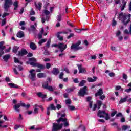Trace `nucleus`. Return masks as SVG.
I'll return each instance as SVG.
<instances>
[{
  "mask_svg": "<svg viewBox=\"0 0 131 131\" xmlns=\"http://www.w3.org/2000/svg\"><path fill=\"white\" fill-rule=\"evenodd\" d=\"M36 58L34 57L29 58L30 65H31V66H33V67H37L38 68H39L36 70V72H40V71H41L40 70L45 69L46 67L42 64L36 63Z\"/></svg>",
  "mask_w": 131,
  "mask_h": 131,
  "instance_id": "obj_1",
  "label": "nucleus"
},
{
  "mask_svg": "<svg viewBox=\"0 0 131 131\" xmlns=\"http://www.w3.org/2000/svg\"><path fill=\"white\" fill-rule=\"evenodd\" d=\"M50 5L49 3H46V4L44 6L45 10H43L42 15L43 16L41 17V22L42 23H45L46 21L47 22L49 21V20H50V18L51 16L49 15H50V11L48 10L49 9V5Z\"/></svg>",
  "mask_w": 131,
  "mask_h": 131,
  "instance_id": "obj_2",
  "label": "nucleus"
},
{
  "mask_svg": "<svg viewBox=\"0 0 131 131\" xmlns=\"http://www.w3.org/2000/svg\"><path fill=\"white\" fill-rule=\"evenodd\" d=\"M131 15H127L126 14H123L122 12L119 13L118 19L120 20L122 24L124 25H127V24L130 21Z\"/></svg>",
  "mask_w": 131,
  "mask_h": 131,
  "instance_id": "obj_3",
  "label": "nucleus"
},
{
  "mask_svg": "<svg viewBox=\"0 0 131 131\" xmlns=\"http://www.w3.org/2000/svg\"><path fill=\"white\" fill-rule=\"evenodd\" d=\"M63 123H53L52 127V131H59L63 128Z\"/></svg>",
  "mask_w": 131,
  "mask_h": 131,
  "instance_id": "obj_4",
  "label": "nucleus"
},
{
  "mask_svg": "<svg viewBox=\"0 0 131 131\" xmlns=\"http://www.w3.org/2000/svg\"><path fill=\"white\" fill-rule=\"evenodd\" d=\"M12 5V0H4V8L5 11H6V12H8V11H9V8H10Z\"/></svg>",
  "mask_w": 131,
  "mask_h": 131,
  "instance_id": "obj_5",
  "label": "nucleus"
},
{
  "mask_svg": "<svg viewBox=\"0 0 131 131\" xmlns=\"http://www.w3.org/2000/svg\"><path fill=\"white\" fill-rule=\"evenodd\" d=\"M42 86L43 89L48 90V91H50V92H53V91L57 90V88H56V86L49 85V83L48 82V81L44 82L42 84Z\"/></svg>",
  "mask_w": 131,
  "mask_h": 131,
  "instance_id": "obj_6",
  "label": "nucleus"
},
{
  "mask_svg": "<svg viewBox=\"0 0 131 131\" xmlns=\"http://www.w3.org/2000/svg\"><path fill=\"white\" fill-rule=\"evenodd\" d=\"M79 45H81V41L80 40L78 41V42L75 44H72V46H71V50H73L74 51L81 50L82 47H79Z\"/></svg>",
  "mask_w": 131,
  "mask_h": 131,
  "instance_id": "obj_7",
  "label": "nucleus"
},
{
  "mask_svg": "<svg viewBox=\"0 0 131 131\" xmlns=\"http://www.w3.org/2000/svg\"><path fill=\"white\" fill-rule=\"evenodd\" d=\"M30 74L29 75V78L31 79L32 81H35V78L36 77V73H35V70L32 69L29 71Z\"/></svg>",
  "mask_w": 131,
  "mask_h": 131,
  "instance_id": "obj_8",
  "label": "nucleus"
},
{
  "mask_svg": "<svg viewBox=\"0 0 131 131\" xmlns=\"http://www.w3.org/2000/svg\"><path fill=\"white\" fill-rule=\"evenodd\" d=\"M58 49L61 53H63L64 50L67 49V45L64 43H58Z\"/></svg>",
  "mask_w": 131,
  "mask_h": 131,
  "instance_id": "obj_9",
  "label": "nucleus"
},
{
  "mask_svg": "<svg viewBox=\"0 0 131 131\" xmlns=\"http://www.w3.org/2000/svg\"><path fill=\"white\" fill-rule=\"evenodd\" d=\"M87 87L84 86V88H82L80 89V91L78 93L79 96H81L82 97H84V95H85V93H86L87 91Z\"/></svg>",
  "mask_w": 131,
  "mask_h": 131,
  "instance_id": "obj_10",
  "label": "nucleus"
},
{
  "mask_svg": "<svg viewBox=\"0 0 131 131\" xmlns=\"http://www.w3.org/2000/svg\"><path fill=\"white\" fill-rule=\"evenodd\" d=\"M106 114L107 113L105 111L99 110L97 115L99 117H100V118H104L105 117V116H104V115H106Z\"/></svg>",
  "mask_w": 131,
  "mask_h": 131,
  "instance_id": "obj_11",
  "label": "nucleus"
},
{
  "mask_svg": "<svg viewBox=\"0 0 131 131\" xmlns=\"http://www.w3.org/2000/svg\"><path fill=\"white\" fill-rule=\"evenodd\" d=\"M77 66L79 73H86V70H85V68H82L81 64H77Z\"/></svg>",
  "mask_w": 131,
  "mask_h": 131,
  "instance_id": "obj_12",
  "label": "nucleus"
},
{
  "mask_svg": "<svg viewBox=\"0 0 131 131\" xmlns=\"http://www.w3.org/2000/svg\"><path fill=\"white\" fill-rule=\"evenodd\" d=\"M24 55H27V51L25 49H23L21 51H18V56H24Z\"/></svg>",
  "mask_w": 131,
  "mask_h": 131,
  "instance_id": "obj_13",
  "label": "nucleus"
},
{
  "mask_svg": "<svg viewBox=\"0 0 131 131\" xmlns=\"http://www.w3.org/2000/svg\"><path fill=\"white\" fill-rule=\"evenodd\" d=\"M21 103L20 104H17L14 105L13 108L16 112H20V107H21Z\"/></svg>",
  "mask_w": 131,
  "mask_h": 131,
  "instance_id": "obj_14",
  "label": "nucleus"
},
{
  "mask_svg": "<svg viewBox=\"0 0 131 131\" xmlns=\"http://www.w3.org/2000/svg\"><path fill=\"white\" fill-rule=\"evenodd\" d=\"M60 72V70L57 68H53V71H52V73L54 74V75H58L59 73Z\"/></svg>",
  "mask_w": 131,
  "mask_h": 131,
  "instance_id": "obj_15",
  "label": "nucleus"
},
{
  "mask_svg": "<svg viewBox=\"0 0 131 131\" xmlns=\"http://www.w3.org/2000/svg\"><path fill=\"white\" fill-rule=\"evenodd\" d=\"M30 48L31 49V50H33V51H34L36 50V48H37L36 47V45L33 42H31L30 43Z\"/></svg>",
  "mask_w": 131,
  "mask_h": 131,
  "instance_id": "obj_16",
  "label": "nucleus"
},
{
  "mask_svg": "<svg viewBox=\"0 0 131 131\" xmlns=\"http://www.w3.org/2000/svg\"><path fill=\"white\" fill-rule=\"evenodd\" d=\"M125 6H126V1L125 0H122V4L120 6L121 11H123L124 10V8H125Z\"/></svg>",
  "mask_w": 131,
  "mask_h": 131,
  "instance_id": "obj_17",
  "label": "nucleus"
},
{
  "mask_svg": "<svg viewBox=\"0 0 131 131\" xmlns=\"http://www.w3.org/2000/svg\"><path fill=\"white\" fill-rule=\"evenodd\" d=\"M37 96H38V97H39V98H42V99H45V98H47V95L43 94L41 92L37 93Z\"/></svg>",
  "mask_w": 131,
  "mask_h": 131,
  "instance_id": "obj_18",
  "label": "nucleus"
},
{
  "mask_svg": "<svg viewBox=\"0 0 131 131\" xmlns=\"http://www.w3.org/2000/svg\"><path fill=\"white\" fill-rule=\"evenodd\" d=\"M37 77L38 78H42L43 77H47V74L43 73H39L37 74Z\"/></svg>",
  "mask_w": 131,
  "mask_h": 131,
  "instance_id": "obj_19",
  "label": "nucleus"
},
{
  "mask_svg": "<svg viewBox=\"0 0 131 131\" xmlns=\"http://www.w3.org/2000/svg\"><path fill=\"white\" fill-rule=\"evenodd\" d=\"M103 93L104 92H103V89H100L99 90H98L97 93L95 94V97H98V96H101L103 95Z\"/></svg>",
  "mask_w": 131,
  "mask_h": 131,
  "instance_id": "obj_20",
  "label": "nucleus"
},
{
  "mask_svg": "<svg viewBox=\"0 0 131 131\" xmlns=\"http://www.w3.org/2000/svg\"><path fill=\"white\" fill-rule=\"evenodd\" d=\"M75 89H76V88L73 86V87H70V88H68L66 91V92H67L68 93H71V92H74V90H75Z\"/></svg>",
  "mask_w": 131,
  "mask_h": 131,
  "instance_id": "obj_21",
  "label": "nucleus"
},
{
  "mask_svg": "<svg viewBox=\"0 0 131 131\" xmlns=\"http://www.w3.org/2000/svg\"><path fill=\"white\" fill-rule=\"evenodd\" d=\"M56 121L58 122V123H60L61 121L62 122H66V121H67V119L60 117L59 118V119L57 120Z\"/></svg>",
  "mask_w": 131,
  "mask_h": 131,
  "instance_id": "obj_22",
  "label": "nucleus"
},
{
  "mask_svg": "<svg viewBox=\"0 0 131 131\" xmlns=\"http://www.w3.org/2000/svg\"><path fill=\"white\" fill-rule=\"evenodd\" d=\"M35 6L37 9L40 10V9H41V6H42V4L40 2H38L37 4L35 3Z\"/></svg>",
  "mask_w": 131,
  "mask_h": 131,
  "instance_id": "obj_23",
  "label": "nucleus"
},
{
  "mask_svg": "<svg viewBox=\"0 0 131 131\" xmlns=\"http://www.w3.org/2000/svg\"><path fill=\"white\" fill-rule=\"evenodd\" d=\"M93 78L94 79L92 78H88L87 79V80L88 81H89V82H94V81H96V80H97L98 78H97V77H94Z\"/></svg>",
  "mask_w": 131,
  "mask_h": 131,
  "instance_id": "obj_24",
  "label": "nucleus"
},
{
  "mask_svg": "<svg viewBox=\"0 0 131 131\" xmlns=\"http://www.w3.org/2000/svg\"><path fill=\"white\" fill-rule=\"evenodd\" d=\"M17 37H19V38H22V37H24V33L22 31L19 32L17 34Z\"/></svg>",
  "mask_w": 131,
  "mask_h": 131,
  "instance_id": "obj_25",
  "label": "nucleus"
},
{
  "mask_svg": "<svg viewBox=\"0 0 131 131\" xmlns=\"http://www.w3.org/2000/svg\"><path fill=\"white\" fill-rule=\"evenodd\" d=\"M13 6H14V10L16 11L19 7V2L18 1H15L13 3Z\"/></svg>",
  "mask_w": 131,
  "mask_h": 131,
  "instance_id": "obj_26",
  "label": "nucleus"
},
{
  "mask_svg": "<svg viewBox=\"0 0 131 131\" xmlns=\"http://www.w3.org/2000/svg\"><path fill=\"white\" fill-rule=\"evenodd\" d=\"M61 33H62V32H59L58 33H57V38L59 39V40H60V41H62L63 39V36H61V35H60V34H61Z\"/></svg>",
  "mask_w": 131,
  "mask_h": 131,
  "instance_id": "obj_27",
  "label": "nucleus"
},
{
  "mask_svg": "<svg viewBox=\"0 0 131 131\" xmlns=\"http://www.w3.org/2000/svg\"><path fill=\"white\" fill-rule=\"evenodd\" d=\"M126 101H127V98L126 97L124 98H121L119 102V104H122V103H125Z\"/></svg>",
  "mask_w": 131,
  "mask_h": 131,
  "instance_id": "obj_28",
  "label": "nucleus"
},
{
  "mask_svg": "<svg viewBox=\"0 0 131 131\" xmlns=\"http://www.w3.org/2000/svg\"><path fill=\"white\" fill-rule=\"evenodd\" d=\"M11 55L10 54H7L3 56V59L4 61H7L8 59H10Z\"/></svg>",
  "mask_w": 131,
  "mask_h": 131,
  "instance_id": "obj_29",
  "label": "nucleus"
},
{
  "mask_svg": "<svg viewBox=\"0 0 131 131\" xmlns=\"http://www.w3.org/2000/svg\"><path fill=\"white\" fill-rule=\"evenodd\" d=\"M48 108H50V110H56L57 109L54 104H50V106L48 107Z\"/></svg>",
  "mask_w": 131,
  "mask_h": 131,
  "instance_id": "obj_30",
  "label": "nucleus"
},
{
  "mask_svg": "<svg viewBox=\"0 0 131 131\" xmlns=\"http://www.w3.org/2000/svg\"><path fill=\"white\" fill-rule=\"evenodd\" d=\"M3 123H4V121L0 120V127H2V128H7V127H8V125H2V124H3Z\"/></svg>",
  "mask_w": 131,
  "mask_h": 131,
  "instance_id": "obj_31",
  "label": "nucleus"
},
{
  "mask_svg": "<svg viewBox=\"0 0 131 131\" xmlns=\"http://www.w3.org/2000/svg\"><path fill=\"white\" fill-rule=\"evenodd\" d=\"M129 32L128 31V30L126 29L124 30V33H126V34H131V24L129 27Z\"/></svg>",
  "mask_w": 131,
  "mask_h": 131,
  "instance_id": "obj_32",
  "label": "nucleus"
},
{
  "mask_svg": "<svg viewBox=\"0 0 131 131\" xmlns=\"http://www.w3.org/2000/svg\"><path fill=\"white\" fill-rule=\"evenodd\" d=\"M85 82H86V81L83 80L82 81H81L79 83V86H84V83H85Z\"/></svg>",
  "mask_w": 131,
  "mask_h": 131,
  "instance_id": "obj_33",
  "label": "nucleus"
},
{
  "mask_svg": "<svg viewBox=\"0 0 131 131\" xmlns=\"http://www.w3.org/2000/svg\"><path fill=\"white\" fill-rule=\"evenodd\" d=\"M9 85H10V86L11 88H14L15 89H18V88L17 84L14 83H9Z\"/></svg>",
  "mask_w": 131,
  "mask_h": 131,
  "instance_id": "obj_34",
  "label": "nucleus"
},
{
  "mask_svg": "<svg viewBox=\"0 0 131 131\" xmlns=\"http://www.w3.org/2000/svg\"><path fill=\"white\" fill-rule=\"evenodd\" d=\"M18 50H19V47L17 46H15L12 50L13 53H17L18 52Z\"/></svg>",
  "mask_w": 131,
  "mask_h": 131,
  "instance_id": "obj_35",
  "label": "nucleus"
},
{
  "mask_svg": "<svg viewBox=\"0 0 131 131\" xmlns=\"http://www.w3.org/2000/svg\"><path fill=\"white\" fill-rule=\"evenodd\" d=\"M21 106L22 107H25V108H26L27 109H28V108H29L30 107V105L29 104H25V103H21Z\"/></svg>",
  "mask_w": 131,
  "mask_h": 131,
  "instance_id": "obj_36",
  "label": "nucleus"
},
{
  "mask_svg": "<svg viewBox=\"0 0 131 131\" xmlns=\"http://www.w3.org/2000/svg\"><path fill=\"white\" fill-rule=\"evenodd\" d=\"M129 126L126 125H123L122 126V130L125 131L127 128H129Z\"/></svg>",
  "mask_w": 131,
  "mask_h": 131,
  "instance_id": "obj_37",
  "label": "nucleus"
},
{
  "mask_svg": "<svg viewBox=\"0 0 131 131\" xmlns=\"http://www.w3.org/2000/svg\"><path fill=\"white\" fill-rule=\"evenodd\" d=\"M14 60L15 63H19V64H20V65H22V62L19 61V59H18L17 58L14 57Z\"/></svg>",
  "mask_w": 131,
  "mask_h": 131,
  "instance_id": "obj_38",
  "label": "nucleus"
},
{
  "mask_svg": "<svg viewBox=\"0 0 131 131\" xmlns=\"http://www.w3.org/2000/svg\"><path fill=\"white\" fill-rule=\"evenodd\" d=\"M97 103H98V109H100L101 108V106H102V101H100V100H98L97 101Z\"/></svg>",
  "mask_w": 131,
  "mask_h": 131,
  "instance_id": "obj_39",
  "label": "nucleus"
},
{
  "mask_svg": "<svg viewBox=\"0 0 131 131\" xmlns=\"http://www.w3.org/2000/svg\"><path fill=\"white\" fill-rule=\"evenodd\" d=\"M46 41H47V39H41L39 41V45H41L42 43H43L44 42H46Z\"/></svg>",
  "mask_w": 131,
  "mask_h": 131,
  "instance_id": "obj_40",
  "label": "nucleus"
},
{
  "mask_svg": "<svg viewBox=\"0 0 131 131\" xmlns=\"http://www.w3.org/2000/svg\"><path fill=\"white\" fill-rule=\"evenodd\" d=\"M68 108L70 110H72V111L75 110V107H74V106H72V105H68Z\"/></svg>",
  "mask_w": 131,
  "mask_h": 131,
  "instance_id": "obj_41",
  "label": "nucleus"
},
{
  "mask_svg": "<svg viewBox=\"0 0 131 131\" xmlns=\"http://www.w3.org/2000/svg\"><path fill=\"white\" fill-rule=\"evenodd\" d=\"M117 24V22L115 21V18H113L112 21V26H115Z\"/></svg>",
  "mask_w": 131,
  "mask_h": 131,
  "instance_id": "obj_42",
  "label": "nucleus"
},
{
  "mask_svg": "<svg viewBox=\"0 0 131 131\" xmlns=\"http://www.w3.org/2000/svg\"><path fill=\"white\" fill-rule=\"evenodd\" d=\"M66 105H68V106L69 105H70V104H71V100H70V99H68L66 100Z\"/></svg>",
  "mask_w": 131,
  "mask_h": 131,
  "instance_id": "obj_43",
  "label": "nucleus"
},
{
  "mask_svg": "<svg viewBox=\"0 0 131 131\" xmlns=\"http://www.w3.org/2000/svg\"><path fill=\"white\" fill-rule=\"evenodd\" d=\"M57 20L60 21L62 20V14H60L59 15L57 16Z\"/></svg>",
  "mask_w": 131,
  "mask_h": 131,
  "instance_id": "obj_44",
  "label": "nucleus"
},
{
  "mask_svg": "<svg viewBox=\"0 0 131 131\" xmlns=\"http://www.w3.org/2000/svg\"><path fill=\"white\" fill-rule=\"evenodd\" d=\"M63 76H64V73L61 72L59 75V78H60V79H63Z\"/></svg>",
  "mask_w": 131,
  "mask_h": 131,
  "instance_id": "obj_45",
  "label": "nucleus"
},
{
  "mask_svg": "<svg viewBox=\"0 0 131 131\" xmlns=\"http://www.w3.org/2000/svg\"><path fill=\"white\" fill-rule=\"evenodd\" d=\"M73 36H74V34L71 33L70 34V35L67 37V39H70V38H71V37H73Z\"/></svg>",
  "mask_w": 131,
  "mask_h": 131,
  "instance_id": "obj_46",
  "label": "nucleus"
},
{
  "mask_svg": "<svg viewBox=\"0 0 131 131\" xmlns=\"http://www.w3.org/2000/svg\"><path fill=\"white\" fill-rule=\"evenodd\" d=\"M9 15H10V14L9 13L5 12L2 15V18H6V17H7V16H9Z\"/></svg>",
  "mask_w": 131,
  "mask_h": 131,
  "instance_id": "obj_47",
  "label": "nucleus"
},
{
  "mask_svg": "<svg viewBox=\"0 0 131 131\" xmlns=\"http://www.w3.org/2000/svg\"><path fill=\"white\" fill-rule=\"evenodd\" d=\"M30 29L32 31H35V30L36 29L35 28V27H34V25H31L30 27Z\"/></svg>",
  "mask_w": 131,
  "mask_h": 131,
  "instance_id": "obj_48",
  "label": "nucleus"
},
{
  "mask_svg": "<svg viewBox=\"0 0 131 131\" xmlns=\"http://www.w3.org/2000/svg\"><path fill=\"white\" fill-rule=\"evenodd\" d=\"M51 66H52V64H51V63H46L47 69H50V68H51Z\"/></svg>",
  "mask_w": 131,
  "mask_h": 131,
  "instance_id": "obj_49",
  "label": "nucleus"
},
{
  "mask_svg": "<svg viewBox=\"0 0 131 131\" xmlns=\"http://www.w3.org/2000/svg\"><path fill=\"white\" fill-rule=\"evenodd\" d=\"M105 115H106V116L105 117V120H109V119H110V117H109V114L108 113H106Z\"/></svg>",
  "mask_w": 131,
  "mask_h": 131,
  "instance_id": "obj_50",
  "label": "nucleus"
},
{
  "mask_svg": "<svg viewBox=\"0 0 131 131\" xmlns=\"http://www.w3.org/2000/svg\"><path fill=\"white\" fill-rule=\"evenodd\" d=\"M116 117H122V113H118L117 114H116Z\"/></svg>",
  "mask_w": 131,
  "mask_h": 131,
  "instance_id": "obj_51",
  "label": "nucleus"
},
{
  "mask_svg": "<svg viewBox=\"0 0 131 131\" xmlns=\"http://www.w3.org/2000/svg\"><path fill=\"white\" fill-rule=\"evenodd\" d=\"M108 75L110 77H113L115 76V74L113 72H112V73H110L108 74Z\"/></svg>",
  "mask_w": 131,
  "mask_h": 131,
  "instance_id": "obj_52",
  "label": "nucleus"
},
{
  "mask_svg": "<svg viewBox=\"0 0 131 131\" xmlns=\"http://www.w3.org/2000/svg\"><path fill=\"white\" fill-rule=\"evenodd\" d=\"M6 23H7V21H6V19H3L2 20V26H4V25H6Z\"/></svg>",
  "mask_w": 131,
  "mask_h": 131,
  "instance_id": "obj_53",
  "label": "nucleus"
},
{
  "mask_svg": "<svg viewBox=\"0 0 131 131\" xmlns=\"http://www.w3.org/2000/svg\"><path fill=\"white\" fill-rule=\"evenodd\" d=\"M30 15H31V16H33V15H35V12H34V11L32 9L30 12Z\"/></svg>",
  "mask_w": 131,
  "mask_h": 131,
  "instance_id": "obj_54",
  "label": "nucleus"
},
{
  "mask_svg": "<svg viewBox=\"0 0 131 131\" xmlns=\"http://www.w3.org/2000/svg\"><path fill=\"white\" fill-rule=\"evenodd\" d=\"M116 91H118V90H121V91H123V89L121 88L120 86H117L116 87Z\"/></svg>",
  "mask_w": 131,
  "mask_h": 131,
  "instance_id": "obj_55",
  "label": "nucleus"
},
{
  "mask_svg": "<svg viewBox=\"0 0 131 131\" xmlns=\"http://www.w3.org/2000/svg\"><path fill=\"white\" fill-rule=\"evenodd\" d=\"M123 79L126 80L127 79V75L125 74H123Z\"/></svg>",
  "mask_w": 131,
  "mask_h": 131,
  "instance_id": "obj_56",
  "label": "nucleus"
},
{
  "mask_svg": "<svg viewBox=\"0 0 131 131\" xmlns=\"http://www.w3.org/2000/svg\"><path fill=\"white\" fill-rule=\"evenodd\" d=\"M117 113V111H115V112H113V113H112L111 114V116L112 117H113L114 116H115V114H116Z\"/></svg>",
  "mask_w": 131,
  "mask_h": 131,
  "instance_id": "obj_57",
  "label": "nucleus"
},
{
  "mask_svg": "<svg viewBox=\"0 0 131 131\" xmlns=\"http://www.w3.org/2000/svg\"><path fill=\"white\" fill-rule=\"evenodd\" d=\"M92 98L91 97H86V101L87 102H92V101H91V100H92Z\"/></svg>",
  "mask_w": 131,
  "mask_h": 131,
  "instance_id": "obj_58",
  "label": "nucleus"
},
{
  "mask_svg": "<svg viewBox=\"0 0 131 131\" xmlns=\"http://www.w3.org/2000/svg\"><path fill=\"white\" fill-rule=\"evenodd\" d=\"M50 45H51V40H49L47 41L46 46L48 47V48H49V47H50Z\"/></svg>",
  "mask_w": 131,
  "mask_h": 131,
  "instance_id": "obj_59",
  "label": "nucleus"
},
{
  "mask_svg": "<svg viewBox=\"0 0 131 131\" xmlns=\"http://www.w3.org/2000/svg\"><path fill=\"white\" fill-rule=\"evenodd\" d=\"M18 120L21 121V120H23V117H22V115L21 114H19V116L18 117Z\"/></svg>",
  "mask_w": 131,
  "mask_h": 131,
  "instance_id": "obj_60",
  "label": "nucleus"
},
{
  "mask_svg": "<svg viewBox=\"0 0 131 131\" xmlns=\"http://www.w3.org/2000/svg\"><path fill=\"white\" fill-rule=\"evenodd\" d=\"M73 81H74V83H78L79 82V81H78V79L77 78H75L73 80Z\"/></svg>",
  "mask_w": 131,
  "mask_h": 131,
  "instance_id": "obj_61",
  "label": "nucleus"
},
{
  "mask_svg": "<svg viewBox=\"0 0 131 131\" xmlns=\"http://www.w3.org/2000/svg\"><path fill=\"white\" fill-rule=\"evenodd\" d=\"M80 127L82 131H85V126L82 125V126H80Z\"/></svg>",
  "mask_w": 131,
  "mask_h": 131,
  "instance_id": "obj_62",
  "label": "nucleus"
},
{
  "mask_svg": "<svg viewBox=\"0 0 131 131\" xmlns=\"http://www.w3.org/2000/svg\"><path fill=\"white\" fill-rule=\"evenodd\" d=\"M56 108L57 109H61L62 108V106L60 104H56Z\"/></svg>",
  "mask_w": 131,
  "mask_h": 131,
  "instance_id": "obj_63",
  "label": "nucleus"
},
{
  "mask_svg": "<svg viewBox=\"0 0 131 131\" xmlns=\"http://www.w3.org/2000/svg\"><path fill=\"white\" fill-rule=\"evenodd\" d=\"M125 92H126V93H130V92H131V88H129V89H126L125 90Z\"/></svg>",
  "mask_w": 131,
  "mask_h": 131,
  "instance_id": "obj_64",
  "label": "nucleus"
}]
</instances>
